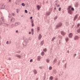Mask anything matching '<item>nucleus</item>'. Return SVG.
I'll return each mask as SVG.
<instances>
[{"label":"nucleus","instance_id":"f257e3e1","mask_svg":"<svg viewBox=\"0 0 80 80\" xmlns=\"http://www.w3.org/2000/svg\"><path fill=\"white\" fill-rule=\"evenodd\" d=\"M62 22H59L56 26V28H58L61 27H62Z\"/></svg>","mask_w":80,"mask_h":80},{"label":"nucleus","instance_id":"f03ea898","mask_svg":"<svg viewBox=\"0 0 80 80\" xmlns=\"http://www.w3.org/2000/svg\"><path fill=\"white\" fill-rule=\"evenodd\" d=\"M68 10V13L70 14V15H72V13L73 12L72 11V10L70 9L69 10Z\"/></svg>","mask_w":80,"mask_h":80},{"label":"nucleus","instance_id":"7ed1b4c3","mask_svg":"<svg viewBox=\"0 0 80 80\" xmlns=\"http://www.w3.org/2000/svg\"><path fill=\"white\" fill-rule=\"evenodd\" d=\"M10 22H15V18H12L10 20Z\"/></svg>","mask_w":80,"mask_h":80},{"label":"nucleus","instance_id":"20e7f679","mask_svg":"<svg viewBox=\"0 0 80 80\" xmlns=\"http://www.w3.org/2000/svg\"><path fill=\"white\" fill-rule=\"evenodd\" d=\"M78 14H77L76 15L74 18L73 19V20L74 21L76 20L77 19V18H78Z\"/></svg>","mask_w":80,"mask_h":80},{"label":"nucleus","instance_id":"39448f33","mask_svg":"<svg viewBox=\"0 0 80 80\" xmlns=\"http://www.w3.org/2000/svg\"><path fill=\"white\" fill-rule=\"evenodd\" d=\"M74 40H77L78 39V37L77 36H76L74 38Z\"/></svg>","mask_w":80,"mask_h":80},{"label":"nucleus","instance_id":"423d86ee","mask_svg":"<svg viewBox=\"0 0 80 80\" xmlns=\"http://www.w3.org/2000/svg\"><path fill=\"white\" fill-rule=\"evenodd\" d=\"M42 35H41V34H40L39 35V36H38V39L39 40H41V38H42Z\"/></svg>","mask_w":80,"mask_h":80},{"label":"nucleus","instance_id":"0eeeda50","mask_svg":"<svg viewBox=\"0 0 80 80\" xmlns=\"http://www.w3.org/2000/svg\"><path fill=\"white\" fill-rule=\"evenodd\" d=\"M69 37L70 38H72L73 37V34L72 33H70L69 34Z\"/></svg>","mask_w":80,"mask_h":80},{"label":"nucleus","instance_id":"6e6552de","mask_svg":"<svg viewBox=\"0 0 80 80\" xmlns=\"http://www.w3.org/2000/svg\"><path fill=\"white\" fill-rule=\"evenodd\" d=\"M72 5H70L69 6H68V10H70V8H72Z\"/></svg>","mask_w":80,"mask_h":80},{"label":"nucleus","instance_id":"1a4fd4ad","mask_svg":"<svg viewBox=\"0 0 80 80\" xmlns=\"http://www.w3.org/2000/svg\"><path fill=\"white\" fill-rule=\"evenodd\" d=\"M61 34L62 35H65V34H66V33H65V32H64L63 31H61Z\"/></svg>","mask_w":80,"mask_h":80},{"label":"nucleus","instance_id":"9d476101","mask_svg":"<svg viewBox=\"0 0 80 80\" xmlns=\"http://www.w3.org/2000/svg\"><path fill=\"white\" fill-rule=\"evenodd\" d=\"M37 58H38V61H40V60L41 59V56H38V57Z\"/></svg>","mask_w":80,"mask_h":80},{"label":"nucleus","instance_id":"9b49d317","mask_svg":"<svg viewBox=\"0 0 80 80\" xmlns=\"http://www.w3.org/2000/svg\"><path fill=\"white\" fill-rule=\"evenodd\" d=\"M43 44H44V41H42L41 42L40 44L41 46L43 45Z\"/></svg>","mask_w":80,"mask_h":80},{"label":"nucleus","instance_id":"f8f14e48","mask_svg":"<svg viewBox=\"0 0 80 80\" xmlns=\"http://www.w3.org/2000/svg\"><path fill=\"white\" fill-rule=\"evenodd\" d=\"M50 13H51V12H46V15H50Z\"/></svg>","mask_w":80,"mask_h":80},{"label":"nucleus","instance_id":"ddd939ff","mask_svg":"<svg viewBox=\"0 0 80 80\" xmlns=\"http://www.w3.org/2000/svg\"><path fill=\"white\" fill-rule=\"evenodd\" d=\"M23 46H26V45H27V42H23Z\"/></svg>","mask_w":80,"mask_h":80},{"label":"nucleus","instance_id":"4468645a","mask_svg":"<svg viewBox=\"0 0 80 80\" xmlns=\"http://www.w3.org/2000/svg\"><path fill=\"white\" fill-rule=\"evenodd\" d=\"M16 56L17 57H18V58H20L21 57V56L20 55L16 54Z\"/></svg>","mask_w":80,"mask_h":80},{"label":"nucleus","instance_id":"2eb2a0df","mask_svg":"<svg viewBox=\"0 0 80 80\" xmlns=\"http://www.w3.org/2000/svg\"><path fill=\"white\" fill-rule=\"evenodd\" d=\"M19 24H20V23L19 22H16L15 24V26H18Z\"/></svg>","mask_w":80,"mask_h":80},{"label":"nucleus","instance_id":"dca6fc26","mask_svg":"<svg viewBox=\"0 0 80 80\" xmlns=\"http://www.w3.org/2000/svg\"><path fill=\"white\" fill-rule=\"evenodd\" d=\"M37 7L38 8V10H39L40 9V8H41V7H40L39 5H38L37 6Z\"/></svg>","mask_w":80,"mask_h":80},{"label":"nucleus","instance_id":"f3484780","mask_svg":"<svg viewBox=\"0 0 80 80\" xmlns=\"http://www.w3.org/2000/svg\"><path fill=\"white\" fill-rule=\"evenodd\" d=\"M53 79V76H51L49 78V80H52Z\"/></svg>","mask_w":80,"mask_h":80},{"label":"nucleus","instance_id":"a211bd4d","mask_svg":"<svg viewBox=\"0 0 80 80\" xmlns=\"http://www.w3.org/2000/svg\"><path fill=\"white\" fill-rule=\"evenodd\" d=\"M65 40H66V42H68V40H69V39L68 38V37H67L65 38Z\"/></svg>","mask_w":80,"mask_h":80},{"label":"nucleus","instance_id":"6ab92c4d","mask_svg":"<svg viewBox=\"0 0 80 80\" xmlns=\"http://www.w3.org/2000/svg\"><path fill=\"white\" fill-rule=\"evenodd\" d=\"M78 3H76L75 5V7H78Z\"/></svg>","mask_w":80,"mask_h":80},{"label":"nucleus","instance_id":"aec40b11","mask_svg":"<svg viewBox=\"0 0 80 80\" xmlns=\"http://www.w3.org/2000/svg\"><path fill=\"white\" fill-rule=\"evenodd\" d=\"M40 28L39 27H38L37 28L38 32H40Z\"/></svg>","mask_w":80,"mask_h":80},{"label":"nucleus","instance_id":"412c9836","mask_svg":"<svg viewBox=\"0 0 80 80\" xmlns=\"http://www.w3.org/2000/svg\"><path fill=\"white\" fill-rule=\"evenodd\" d=\"M44 54L45 53H44V52H42L41 53V55L42 56H43Z\"/></svg>","mask_w":80,"mask_h":80},{"label":"nucleus","instance_id":"4be33fe9","mask_svg":"<svg viewBox=\"0 0 80 80\" xmlns=\"http://www.w3.org/2000/svg\"><path fill=\"white\" fill-rule=\"evenodd\" d=\"M34 74H37V70H34Z\"/></svg>","mask_w":80,"mask_h":80},{"label":"nucleus","instance_id":"5701e85b","mask_svg":"<svg viewBox=\"0 0 80 80\" xmlns=\"http://www.w3.org/2000/svg\"><path fill=\"white\" fill-rule=\"evenodd\" d=\"M31 32L32 33V35H33V33H34V31H33V29H32L31 30Z\"/></svg>","mask_w":80,"mask_h":80},{"label":"nucleus","instance_id":"b1692460","mask_svg":"<svg viewBox=\"0 0 80 80\" xmlns=\"http://www.w3.org/2000/svg\"><path fill=\"white\" fill-rule=\"evenodd\" d=\"M80 23H78V24H77V27L78 28H79V27H80Z\"/></svg>","mask_w":80,"mask_h":80},{"label":"nucleus","instance_id":"393cba45","mask_svg":"<svg viewBox=\"0 0 80 80\" xmlns=\"http://www.w3.org/2000/svg\"><path fill=\"white\" fill-rule=\"evenodd\" d=\"M1 19H2V22H4L5 20H4V18L3 17L1 18Z\"/></svg>","mask_w":80,"mask_h":80},{"label":"nucleus","instance_id":"a878e982","mask_svg":"<svg viewBox=\"0 0 80 80\" xmlns=\"http://www.w3.org/2000/svg\"><path fill=\"white\" fill-rule=\"evenodd\" d=\"M56 61H57V59H55L53 61V63H55V62H56Z\"/></svg>","mask_w":80,"mask_h":80},{"label":"nucleus","instance_id":"bb28decb","mask_svg":"<svg viewBox=\"0 0 80 80\" xmlns=\"http://www.w3.org/2000/svg\"><path fill=\"white\" fill-rule=\"evenodd\" d=\"M19 11H20V10L19 9H17V13H18L19 12Z\"/></svg>","mask_w":80,"mask_h":80},{"label":"nucleus","instance_id":"cd10ccee","mask_svg":"<svg viewBox=\"0 0 80 80\" xmlns=\"http://www.w3.org/2000/svg\"><path fill=\"white\" fill-rule=\"evenodd\" d=\"M77 32L78 33H80V28H79L78 30H77Z\"/></svg>","mask_w":80,"mask_h":80},{"label":"nucleus","instance_id":"c85d7f7f","mask_svg":"<svg viewBox=\"0 0 80 80\" xmlns=\"http://www.w3.org/2000/svg\"><path fill=\"white\" fill-rule=\"evenodd\" d=\"M24 40V42H28V39H26Z\"/></svg>","mask_w":80,"mask_h":80},{"label":"nucleus","instance_id":"c756f323","mask_svg":"<svg viewBox=\"0 0 80 80\" xmlns=\"http://www.w3.org/2000/svg\"><path fill=\"white\" fill-rule=\"evenodd\" d=\"M52 67H50L49 68V70H52Z\"/></svg>","mask_w":80,"mask_h":80},{"label":"nucleus","instance_id":"7c9ffc66","mask_svg":"<svg viewBox=\"0 0 80 80\" xmlns=\"http://www.w3.org/2000/svg\"><path fill=\"white\" fill-rule=\"evenodd\" d=\"M55 39V37L53 38L52 39V42H53V41H54Z\"/></svg>","mask_w":80,"mask_h":80},{"label":"nucleus","instance_id":"2f4dec72","mask_svg":"<svg viewBox=\"0 0 80 80\" xmlns=\"http://www.w3.org/2000/svg\"><path fill=\"white\" fill-rule=\"evenodd\" d=\"M22 5L23 7L25 6V4H24V3H22Z\"/></svg>","mask_w":80,"mask_h":80},{"label":"nucleus","instance_id":"473e14b6","mask_svg":"<svg viewBox=\"0 0 80 80\" xmlns=\"http://www.w3.org/2000/svg\"><path fill=\"white\" fill-rule=\"evenodd\" d=\"M71 10L72 11H74V8H71Z\"/></svg>","mask_w":80,"mask_h":80},{"label":"nucleus","instance_id":"72a5a7b5","mask_svg":"<svg viewBox=\"0 0 80 80\" xmlns=\"http://www.w3.org/2000/svg\"><path fill=\"white\" fill-rule=\"evenodd\" d=\"M43 51L44 52H47V48H45V49H44Z\"/></svg>","mask_w":80,"mask_h":80},{"label":"nucleus","instance_id":"f704fd0d","mask_svg":"<svg viewBox=\"0 0 80 80\" xmlns=\"http://www.w3.org/2000/svg\"><path fill=\"white\" fill-rule=\"evenodd\" d=\"M31 23H33V20L31 19Z\"/></svg>","mask_w":80,"mask_h":80},{"label":"nucleus","instance_id":"c9c22d12","mask_svg":"<svg viewBox=\"0 0 80 80\" xmlns=\"http://www.w3.org/2000/svg\"><path fill=\"white\" fill-rule=\"evenodd\" d=\"M52 8H51L50 9V12H52Z\"/></svg>","mask_w":80,"mask_h":80},{"label":"nucleus","instance_id":"e433bc0d","mask_svg":"<svg viewBox=\"0 0 80 80\" xmlns=\"http://www.w3.org/2000/svg\"><path fill=\"white\" fill-rule=\"evenodd\" d=\"M46 61L47 63H48L49 62V60H48V59H47Z\"/></svg>","mask_w":80,"mask_h":80},{"label":"nucleus","instance_id":"4c0bfd02","mask_svg":"<svg viewBox=\"0 0 80 80\" xmlns=\"http://www.w3.org/2000/svg\"><path fill=\"white\" fill-rule=\"evenodd\" d=\"M32 23V27H33L34 26V24H33V22L31 23Z\"/></svg>","mask_w":80,"mask_h":80},{"label":"nucleus","instance_id":"58836bf2","mask_svg":"<svg viewBox=\"0 0 80 80\" xmlns=\"http://www.w3.org/2000/svg\"><path fill=\"white\" fill-rule=\"evenodd\" d=\"M12 42V41H10L9 42H8V44H10V43H11V42Z\"/></svg>","mask_w":80,"mask_h":80},{"label":"nucleus","instance_id":"ea45409f","mask_svg":"<svg viewBox=\"0 0 80 80\" xmlns=\"http://www.w3.org/2000/svg\"><path fill=\"white\" fill-rule=\"evenodd\" d=\"M58 10L59 11H61V8H58Z\"/></svg>","mask_w":80,"mask_h":80},{"label":"nucleus","instance_id":"a19ab883","mask_svg":"<svg viewBox=\"0 0 80 80\" xmlns=\"http://www.w3.org/2000/svg\"><path fill=\"white\" fill-rule=\"evenodd\" d=\"M57 17L56 16L54 18V20H56V19H57Z\"/></svg>","mask_w":80,"mask_h":80},{"label":"nucleus","instance_id":"79ce46f5","mask_svg":"<svg viewBox=\"0 0 80 80\" xmlns=\"http://www.w3.org/2000/svg\"><path fill=\"white\" fill-rule=\"evenodd\" d=\"M0 24H2V21L0 19Z\"/></svg>","mask_w":80,"mask_h":80},{"label":"nucleus","instance_id":"37998d69","mask_svg":"<svg viewBox=\"0 0 80 80\" xmlns=\"http://www.w3.org/2000/svg\"><path fill=\"white\" fill-rule=\"evenodd\" d=\"M25 12L26 13H27V12H27V10H25Z\"/></svg>","mask_w":80,"mask_h":80},{"label":"nucleus","instance_id":"c03bdc74","mask_svg":"<svg viewBox=\"0 0 80 80\" xmlns=\"http://www.w3.org/2000/svg\"><path fill=\"white\" fill-rule=\"evenodd\" d=\"M12 15H13V16H14L15 15V14H14V13H12Z\"/></svg>","mask_w":80,"mask_h":80},{"label":"nucleus","instance_id":"a18cd8bd","mask_svg":"<svg viewBox=\"0 0 80 80\" xmlns=\"http://www.w3.org/2000/svg\"><path fill=\"white\" fill-rule=\"evenodd\" d=\"M76 55H77V54H75L74 55V57H75V56H76Z\"/></svg>","mask_w":80,"mask_h":80},{"label":"nucleus","instance_id":"49530a36","mask_svg":"<svg viewBox=\"0 0 80 80\" xmlns=\"http://www.w3.org/2000/svg\"><path fill=\"white\" fill-rule=\"evenodd\" d=\"M6 44H8V41H7V42Z\"/></svg>","mask_w":80,"mask_h":80},{"label":"nucleus","instance_id":"de8ad7c7","mask_svg":"<svg viewBox=\"0 0 80 80\" xmlns=\"http://www.w3.org/2000/svg\"><path fill=\"white\" fill-rule=\"evenodd\" d=\"M39 68L40 69H42V67H39Z\"/></svg>","mask_w":80,"mask_h":80},{"label":"nucleus","instance_id":"09e8293b","mask_svg":"<svg viewBox=\"0 0 80 80\" xmlns=\"http://www.w3.org/2000/svg\"><path fill=\"white\" fill-rule=\"evenodd\" d=\"M32 59H31V60H30V62H32Z\"/></svg>","mask_w":80,"mask_h":80},{"label":"nucleus","instance_id":"8fccbe9b","mask_svg":"<svg viewBox=\"0 0 80 80\" xmlns=\"http://www.w3.org/2000/svg\"><path fill=\"white\" fill-rule=\"evenodd\" d=\"M29 40H31V37H30V38H29Z\"/></svg>","mask_w":80,"mask_h":80},{"label":"nucleus","instance_id":"3c124183","mask_svg":"<svg viewBox=\"0 0 80 80\" xmlns=\"http://www.w3.org/2000/svg\"><path fill=\"white\" fill-rule=\"evenodd\" d=\"M13 27H14V25H12V27L13 28Z\"/></svg>","mask_w":80,"mask_h":80},{"label":"nucleus","instance_id":"603ef678","mask_svg":"<svg viewBox=\"0 0 80 80\" xmlns=\"http://www.w3.org/2000/svg\"><path fill=\"white\" fill-rule=\"evenodd\" d=\"M29 14H30V15L31 14V12H29Z\"/></svg>","mask_w":80,"mask_h":80},{"label":"nucleus","instance_id":"864d4df0","mask_svg":"<svg viewBox=\"0 0 80 80\" xmlns=\"http://www.w3.org/2000/svg\"><path fill=\"white\" fill-rule=\"evenodd\" d=\"M67 52L68 53H69V51L68 50L67 51Z\"/></svg>","mask_w":80,"mask_h":80},{"label":"nucleus","instance_id":"5fc2aeb1","mask_svg":"<svg viewBox=\"0 0 80 80\" xmlns=\"http://www.w3.org/2000/svg\"><path fill=\"white\" fill-rule=\"evenodd\" d=\"M29 34H31V32H29Z\"/></svg>","mask_w":80,"mask_h":80},{"label":"nucleus","instance_id":"6e6d98bb","mask_svg":"<svg viewBox=\"0 0 80 80\" xmlns=\"http://www.w3.org/2000/svg\"><path fill=\"white\" fill-rule=\"evenodd\" d=\"M60 7V5H58L57 7Z\"/></svg>","mask_w":80,"mask_h":80},{"label":"nucleus","instance_id":"4d7b16f0","mask_svg":"<svg viewBox=\"0 0 80 80\" xmlns=\"http://www.w3.org/2000/svg\"><path fill=\"white\" fill-rule=\"evenodd\" d=\"M16 33H17V32H18V31H17V30L16 31Z\"/></svg>","mask_w":80,"mask_h":80},{"label":"nucleus","instance_id":"13d9d810","mask_svg":"<svg viewBox=\"0 0 80 80\" xmlns=\"http://www.w3.org/2000/svg\"><path fill=\"white\" fill-rule=\"evenodd\" d=\"M74 26V25H73L72 26V28H73V26Z\"/></svg>","mask_w":80,"mask_h":80},{"label":"nucleus","instance_id":"bf43d9fd","mask_svg":"<svg viewBox=\"0 0 80 80\" xmlns=\"http://www.w3.org/2000/svg\"><path fill=\"white\" fill-rule=\"evenodd\" d=\"M32 17H31L30 19H32Z\"/></svg>","mask_w":80,"mask_h":80},{"label":"nucleus","instance_id":"052dcab7","mask_svg":"<svg viewBox=\"0 0 80 80\" xmlns=\"http://www.w3.org/2000/svg\"><path fill=\"white\" fill-rule=\"evenodd\" d=\"M9 60H11V58H9Z\"/></svg>","mask_w":80,"mask_h":80},{"label":"nucleus","instance_id":"680f3d73","mask_svg":"<svg viewBox=\"0 0 80 80\" xmlns=\"http://www.w3.org/2000/svg\"><path fill=\"white\" fill-rule=\"evenodd\" d=\"M79 59H80V56H79Z\"/></svg>","mask_w":80,"mask_h":80},{"label":"nucleus","instance_id":"e2e57ef3","mask_svg":"<svg viewBox=\"0 0 80 80\" xmlns=\"http://www.w3.org/2000/svg\"><path fill=\"white\" fill-rule=\"evenodd\" d=\"M9 2H11V0H9Z\"/></svg>","mask_w":80,"mask_h":80},{"label":"nucleus","instance_id":"0e129e2a","mask_svg":"<svg viewBox=\"0 0 80 80\" xmlns=\"http://www.w3.org/2000/svg\"><path fill=\"white\" fill-rule=\"evenodd\" d=\"M54 10H56V8H54Z\"/></svg>","mask_w":80,"mask_h":80},{"label":"nucleus","instance_id":"69168bd1","mask_svg":"<svg viewBox=\"0 0 80 80\" xmlns=\"http://www.w3.org/2000/svg\"><path fill=\"white\" fill-rule=\"evenodd\" d=\"M5 25H7V26H8V24H5Z\"/></svg>","mask_w":80,"mask_h":80},{"label":"nucleus","instance_id":"338daca9","mask_svg":"<svg viewBox=\"0 0 80 80\" xmlns=\"http://www.w3.org/2000/svg\"><path fill=\"white\" fill-rule=\"evenodd\" d=\"M38 78H37L36 79V80H38Z\"/></svg>","mask_w":80,"mask_h":80},{"label":"nucleus","instance_id":"774afa93","mask_svg":"<svg viewBox=\"0 0 80 80\" xmlns=\"http://www.w3.org/2000/svg\"><path fill=\"white\" fill-rule=\"evenodd\" d=\"M9 18H11V16H9Z\"/></svg>","mask_w":80,"mask_h":80}]
</instances>
